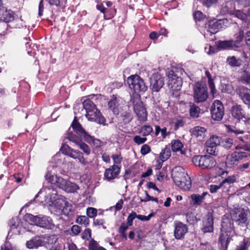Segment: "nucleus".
Here are the masks:
<instances>
[{
  "label": "nucleus",
  "mask_w": 250,
  "mask_h": 250,
  "mask_svg": "<svg viewBox=\"0 0 250 250\" xmlns=\"http://www.w3.org/2000/svg\"><path fill=\"white\" fill-rule=\"evenodd\" d=\"M44 192L45 202L49 206L54 207L60 213L67 215L71 211V207L69 203L62 198H59L56 190L54 188H44L39 192Z\"/></svg>",
  "instance_id": "f257e3e1"
},
{
  "label": "nucleus",
  "mask_w": 250,
  "mask_h": 250,
  "mask_svg": "<svg viewBox=\"0 0 250 250\" xmlns=\"http://www.w3.org/2000/svg\"><path fill=\"white\" fill-rule=\"evenodd\" d=\"M45 177L47 182L56 185L58 188L67 192H75L79 189V187L76 184L61 176L52 174L50 172L46 173Z\"/></svg>",
  "instance_id": "f03ea898"
},
{
  "label": "nucleus",
  "mask_w": 250,
  "mask_h": 250,
  "mask_svg": "<svg viewBox=\"0 0 250 250\" xmlns=\"http://www.w3.org/2000/svg\"><path fill=\"white\" fill-rule=\"evenodd\" d=\"M172 176L174 182L178 187L185 190L191 187L190 178L182 167H176L172 170Z\"/></svg>",
  "instance_id": "7ed1b4c3"
},
{
  "label": "nucleus",
  "mask_w": 250,
  "mask_h": 250,
  "mask_svg": "<svg viewBox=\"0 0 250 250\" xmlns=\"http://www.w3.org/2000/svg\"><path fill=\"white\" fill-rule=\"evenodd\" d=\"M83 106L86 111V117L89 121L95 122L100 124H104V118L96 107L93 102L90 100H86L83 102Z\"/></svg>",
  "instance_id": "20e7f679"
},
{
  "label": "nucleus",
  "mask_w": 250,
  "mask_h": 250,
  "mask_svg": "<svg viewBox=\"0 0 250 250\" xmlns=\"http://www.w3.org/2000/svg\"><path fill=\"white\" fill-rule=\"evenodd\" d=\"M126 82L130 91L134 93L131 96V99L136 95H139V92L144 93L147 90V86L143 79L137 75H132L128 77Z\"/></svg>",
  "instance_id": "39448f33"
},
{
  "label": "nucleus",
  "mask_w": 250,
  "mask_h": 250,
  "mask_svg": "<svg viewBox=\"0 0 250 250\" xmlns=\"http://www.w3.org/2000/svg\"><path fill=\"white\" fill-rule=\"evenodd\" d=\"M221 226V234L220 236L219 242L223 248L227 249L231 239V237L235 232L233 230L230 222L228 219L223 221Z\"/></svg>",
  "instance_id": "423d86ee"
},
{
  "label": "nucleus",
  "mask_w": 250,
  "mask_h": 250,
  "mask_svg": "<svg viewBox=\"0 0 250 250\" xmlns=\"http://www.w3.org/2000/svg\"><path fill=\"white\" fill-rule=\"evenodd\" d=\"M131 100L138 120L142 123L146 121L147 113L143 103L141 101L139 95H136Z\"/></svg>",
  "instance_id": "0eeeda50"
},
{
  "label": "nucleus",
  "mask_w": 250,
  "mask_h": 250,
  "mask_svg": "<svg viewBox=\"0 0 250 250\" xmlns=\"http://www.w3.org/2000/svg\"><path fill=\"white\" fill-rule=\"evenodd\" d=\"M193 164L202 169H211L216 165L215 160L208 155H196L192 160Z\"/></svg>",
  "instance_id": "6e6552de"
},
{
  "label": "nucleus",
  "mask_w": 250,
  "mask_h": 250,
  "mask_svg": "<svg viewBox=\"0 0 250 250\" xmlns=\"http://www.w3.org/2000/svg\"><path fill=\"white\" fill-rule=\"evenodd\" d=\"M208 97V88L206 84L199 82L195 83L193 86V98L195 102H204Z\"/></svg>",
  "instance_id": "1a4fd4ad"
},
{
  "label": "nucleus",
  "mask_w": 250,
  "mask_h": 250,
  "mask_svg": "<svg viewBox=\"0 0 250 250\" xmlns=\"http://www.w3.org/2000/svg\"><path fill=\"white\" fill-rule=\"evenodd\" d=\"M249 211L243 208H235L231 213V216L233 221L235 222L238 226L247 227L249 224L248 215Z\"/></svg>",
  "instance_id": "9d476101"
},
{
  "label": "nucleus",
  "mask_w": 250,
  "mask_h": 250,
  "mask_svg": "<svg viewBox=\"0 0 250 250\" xmlns=\"http://www.w3.org/2000/svg\"><path fill=\"white\" fill-rule=\"evenodd\" d=\"M73 125L77 131V132L79 133L80 135L83 136L85 141L93 147L98 148L103 146V143L101 140L95 139L88 134L80 124L74 123Z\"/></svg>",
  "instance_id": "9b49d317"
},
{
  "label": "nucleus",
  "mask_w": 250,
  "mask_h": 250,
  "mask_svg": "<svg viewBox=\"0 0 250 250\" xmlns=\"http://www.w3.org/2000/svg\"><path fill=\"white\" fill-rule=\"evenodd\" d=\"M167 77L168 87L172 92L173 94H174V92L180 90L182 87L183 83L182 78L174 74L172 71L169 72Z\"/></svg>",
  "instance_id": "f8f14e48"
},
{
  "label": "nucleus",
  "mask_w": 250,
  "mask_h": 250,
  "mask_svg": "<svg viewBox=\"0 0 250 250\" xmlns=\"http://www.w3.org/2000/svg\"><path fill=\"white\" fill-rule=\"evenodd\" d=\"M124 103V100L121 97L113 95L108 103V106L114 114L118 115L122 110Z\"/></svg>",
  "instance_id": "ddd939ff"
},
{
  "label": "nucleus",
  "mask_w": 250,
  "mask_h": 250,
  "mask_svg": "<svg viewBox=\"0 0 250 250\" xmlns=\"http://www.w3.org/2000/svg\"><path fill=\"white\" fill-rule=\"evenodd\" d=\"M211 117L213 120L221 121L224 114V107L222 103L219 100H216L213 103L211 107Z\"/></svg>",
  "instance_id": "4468645a"
},
{
  "label": "nucleus",
  "mask_w": 250,
  "mask_h": 250,
  "mask_svg": "<svg viewBox=\"0 0 250 250\" xmlns=\"http://www.w3.org/2000/svg\"><path fill=\"white\" fill-rule=\"evenodd\" d=\"M150 88L153 92H158L164 84V78L158 73H154L150 78Z\"/></svg>",
  "instance_id": "2eb2a0df"
},
{
  "label": "nucleus",
  "mask_w": 250,
  "mask_h": 250,
  "mask_svg": "<svg viewBox=\"0 0 250 250\" xmlns=\"http://www.w3.org/2000/svg\"><path fill=\"white\" fill-rule=\"evenodd\" d=\"M174 228V235L177 239H182L188 232V227L186 224L182 222L178 221L175 222Z\"/></svg>",
  "instance_id": "dca6fc26"
},
{
  "label": "nucleus",
  "mask_w": 250,
  "mask_h": 250,
  "mask_svg": "<svg viewBox=\"0 0 250 250\" xmlns=\"http://www.w3.org/2000/svg\"><path fill=\"white\" fill-rule=\"evenodd\" d=\"M231 114L233 118L238 120H246L248 119V116L240 105H233L231 109Z\"/></svg>",
  "instance_id": "f3484780"
},
{
  "label": "nucleus",
  "mask_w": 250,
  "mask_h": 250,
  "mask_svg": "<svg viewBox=\"0 0 250 250\" xmlns=\"http://www.w3.org/2000/svg\"><path fill=\"white\" fill-rule=\"evenodd\" d=\"M237 94L243 103L250 108V89L244 86H239L236 89Z\"/></svg>",
  "instance_id": "a211bd4d"
},
{
  "label": "nucleus",
  "mask_w": 250,
  "mask_h": 250,
  "mask_svg": "<svg viewBox=\"0 0 250 250\" xmlns=\"http://www.w3.org/2000/svg\"><path fill=\"white\" fill-rule=\"evenodd\" d=\"M202 231L204 233H210L213 230V221L211 214L208 213L205 216L203 221Z\"/></svg>",
  "instance_id": "6ab92c4d"
},
{
  "label": "nucleus",
  "mask_w": 250,
  "mask_h": 250,
  "mask_svg": "<svg viewBox=\"0 0 250 250\" xmlns=\"http://www.w3.org/2000/svg\"><path fill=\"white\" fill-rule=\"evenodd\" d=\"M224 22V20L209 21L206 26L207 31L211 34L217 33L219 30L223 28L222 25Z\"/></svg>",
  "instance_id": "aec40b11"
},
{
  "label": "nucleus",
  "mask_w": 250,
  "mask_h": 250,
  "mask_svg": "<svg viewBox=\"0 0 250 250\" xmlns=\"http://www.w3.org/2000/svg\"><path fill=\"white\" fill-rule=\"evenodd\" d=\"M75 124H79L77 119L76 117H75L74 118V120L72 124V127H73V129L74 130V132H69L67 136L66 137L67 139H68L70 141L74 143L75 145L79 144V142H80L81 140L83 138L84 139L83 136L80 135V133L77 132V131L76 130V128L74 127L73 125Z\"/></svg>",
  "instance_id": "412c9836"
},
{
  "label": "nucleus",
  "mask_w": 250,
  "mask_h": 250,
  "mask_svg": "<svg viewBox=\"0 0 250 250\" xmlns=\"http://www.w3.org/2000/svg\"><path fill=\"white\" fill-rule=\"evenodd\" d=\"M38 226L49 229H53L55 225L52 219L49 216L39 215Z\"/></svg>",
  "instance_id": "4be33fe9"
},
{
  "label": "nucleus",
  "mask_w": 250,
  "mask_h": 250,
  "mask_svg": "<svg viewBox=\"0 0 250 250\" xmlns=\"http://www.w3.org/2000/svg\"><path fill=\"white\" fill-rule=\"evenodd\" d=\"M120 172V168L117 165H114L109 168L105 169L104 173V179L108 181L115 179Z\"/></svg>",
  "instance_id": "5701e85b"
},
{
  "label": "nucleus",
  "mask_w": 250,
  "mask_h": 250,
  "mask_svg": "<svg viewBox=\"0 0 250 250\" xmlns=\"http://www.w3.org/2000/svg\"><path fill=\"white\" fill-rule=\"evenodd\" d=\"M45 238L37 236L28 241L26 246L28 249H37L43 246L45 244Z\"/></svg>",
  "instance_id": "b1692460"
},
{
  "label": "nucleus",
  "mask_w": 250,
  "mask_h": 250,
  "mask_svg": "<svg viewBox=\"0 0 250 250\" xmlns=\"http://www.w3.org/2000/svg\"><path fill=\"white\" fill-rule=\"evenodd\" d=\"M191 135L197 138L199 141L203 140L207 134V129L200 126H195L190 130Z\"/></svg>",
  "instance_id": "393cba45"
},
{
  "label": "nucleus",
  "mask_w": 250,
  "mask_h": 250,
  "mask_svg": "<svg viewBox=\"0 0 250 250\" xmlns=\"http://www.w3.org/2000/svg\"><path fill=\"white\" fill-rule=\"evenodd\" d=\"M208 194V193L204 192L201 194H193L190 196V203L194 206H200L204 202L205 196Z\"/></svg>",
  "instance_id": "a878e982"
},
{
  "label": "nucleus",
  "mask_w": 250,
  "mask_h": 250,
  "mask_svg": "<svg viewBox=\"0 0 250 250\" xmlns=\"http://www.w3.org/2000/svg\"><path fill=\"white\" fill-rule=\"evenodd\" d=\"M0 19L5 22H8L13 19V14L11 10H7L5 7H2L0 12Z\"/></svg>",
  "instance_id": "bb28decb"
},
{
  "label": "nucleus",
  "mask_w": 250,
  "mask_h": 250,
  "mask_svg": "<svg viewBox=\"0 0 250 250\" xmlns=\"http://www.w3.org/2000/svg\"><path fill=\"white\" fill-rule=\"evenodd\" d=\"M171 147L173 152H180L182 155L185 154V151L183 150L184 145L181 141L179 140H173L171 142Z\"/></svg>",
  "instance_id": "cd10ccee"
},
{
  "label": "nucleus",
  "mask_w": 250,
  "mask_h": 250,
  "mask_svg": "<svg viewBox=\"0 0 250 250\" xmlns=\"http://www.w3.org/2000/svg\"><path fill=\"white\" fill-rule=\"evenodd\" d=\"M226 62L231 67H239L242 63V61L234 56H229Z\"/></svg>",
  "instance_id": "c85d7f7f"
},
{
  "label": "nucleus",
  "mask_w": 250,
  "mask_h": 250,
  "mask_svg": "<svg viewBox=\"0 0 250 250\" xmlns=\"http://www.w3.org/2000/svg\"><path fill=\"white\" fill-rule=\"evenodd\" d=\"M239 160L234 152L231 154L227 156L226 161V164L228 167H231L234 165H236Z\"/></svg>",
  "instance_id": "c756f323"
},
{
  "label": "nucleus",
  "mask_w": 250,
  "mask_h": 250,
  "mask_svg": "<svg viewBox=\"0 0 250 250\" xmlns=\"http://www.w3.org/2000/svg\"><path fill=\"white\" fill-rule=\"evenodd\" d=\"M189 113L192 118H197L200 113L201 109L199 107L193 103H190Z\"/></svg>",
  "instance_id": "7c9ffc66"
},
{
  "label": "nucleus",
  "mask_w": 250,
  "mask_h": 250,
  "mask_svg": "<svg viewBox=\"0 0 250 250\" xmlns=\"http://www.w3.org/2000/svg\"><path fill=\"white\" fill-rule=\"evenodd\" d=\"M205 75L208 79V84L210 89L211 93L214 96L216 93V90L211 75L208 71L207 70L205 71Z\"/></svg>",
  "instance_id": "2f4dec72"
},
{
  "label": "nucleus",
  "mask_w": 250,
  "mask_h": 250,
  "mask_svg": "<svg viewBox=\"0 0 250 250\" xmlns=\"http://www.w3.org/2000/svg\"><path fill=\"white\" fill-rule=\"evenodd\" d=\"M60 150L63 154L71 158L72 156L77 151L71 148L67 145L65 144H62Z\"/></svg>",
  "instance_id": "473e14b6"
},
{
  "label": "nucleus",
  "mask_w": 250,
  "mask_h": 250,
  "mask_svg": "<svg viewBox=\"0 0 250 250\" xmlns=\"http://www.w3.org/2000/svg\"><path fill=\"white\" fill-rule=\"evenodd\" d=\"M39 216H34L31 214H26L24 216V220L31 225L38 226Z\"/></svg>",
  "instance_id": "72a5a7b5"
},
{
  "label": "nucleus",
  "mask_w": 250,
  "mask_h": 250,
  "mask_svg": "<svg viewBox=\"0 0 250 250\" xmlns=\"http://www.w3.org/2000/svg\"><path fill=\"white\" fill-rule=\"evenodd\" d=\"M221 143V139L216 136H211L206 143V146H217Z\"/></svg>",
  "instance_id": "f704fd0d"
},
{
  "label": "nucleus",
  "mask_w": 250,
  "mask_h": 250,
  "mask_svg": "<svg viewBox=\"0 0 250 250\" xmlns=\"http://www.w3.org/2000/svg\"><path fill=\"white\" fill-rule=\"evenodd\" d=\"M72 158L74 159H78L79 162L83 166H85L87 164V162L83 157V154L79 151L77 150L75 152L74 155L72 156Z\"/></svg>",
  "instance_id": "c9c22d12"
},
{
  "label": "nucleus",
  "mask_w": 250,
  "mask_h": 250,
  "mask_svg": "<svg viewBox=\"0 0 250 250\" xmlns=\"http://www.w3.org/2000/svg\"><path fill=\"white\" fill-rule=\"evenodd\" d=\"M153 131L152 127L149 125H144L141 127L139 133L143 136H146L150 134Z\"/></svg>",
  "instance_id": "e433bc0d"
},
{
  "label": "nucleus",
  "mask_w": 250,
  "mask_h": 250,
  "mask_svg": "<svg viewBox=\"0 0 250 250\" xmlns=\"http://www.w3.org/2000/svg\"><path fill=\"white\" fill-rule=\"evenodd\" d=\"M171 155V151L169 148H165L162 150V152L160 154V159L162 161L164 162L167 160Z\"/></svg>",
  "instance_id": "4c0bfd02"
},
{
  "label": "nucleus",
  "mask_w": 250,
  "mask_h": 250,
  "mask_svg": "<svg viewBox=\"0 0 250 250\" xmlns=\"http://www.w3.org/2000/svg\"><path fill=\"white\" fill-rule=\"evenodd\" d=\"M89 250H106L103 247L100 246L99 244L94 240L92 239L89 242Z\"/></svg>",
  "instance_id": "58836bf2"
},
{
  "label": "nucleus",
  "mask_w": 250,
  "mask_h": 250,
  "mask_svg": "<svg viewBox=\"0 0 250 250\" xmlns=\"http://www.w3.org/2000/svg\"><path fill=\"white\" fill-rule=\"evenodd\" d=\"M227 128L228 129V131L229 133H233L236 136H238L240 134H243L245 132L244 130L237 128V127L234 126L227 125Z\"/></svg>",
  "instance_id": "ea45409f"
},
{
  "label": "nucleus",
  "mask_w": 250,
  "mask_h": 250,
  "mask_svg": "<svg viewBox=\"0 0 250 250\" xmlns=\"http://www.w3.org/2000/svg\"><path fill=\"white\" fill-rule=\"evenodd\" d=\"M76 222L86 227L89 224V220L86 216H80L77 217Z\"/></svg>",
  "instance_id": "a19ab883"
},
{
  "label": "nucleus",
  "mask_w": 250,
  "mask_h": 250,
  "mask_svg": "<svg viewBox=\"0 0 250 250\" xmlns=\"http://www.w3.org/2000/svg\"><path fill=\"white\" fill-rule=\"evenodd\" d=\"M234 152L236 155V156L239 161L244 158H247L250 156V153H249V152L243 151L240 149L238 150H236V151H235Z\"/></svg>",
  "instance_id": "79ce46f5"
},
{
  "label": "nucleus",
  "mask_w": 250,
  "mask_h": 250,
  "mask_svg": "<svg viewBox=\"0 0 250 250\" xmlns=\"http://www.w3.org/2000/svg\"><path fill=\"white\" fill-rule=\"evenodd\" d=\"M236 181V178L235 175H231L223 180V184H226L231 187V185L234 183Z\"/></svg>",
  "instance_id": "37998d69"
},
{
  "label": "nucleus",
  "mask_w": 250,
  "mask_h": 250,
  "mask_svg": "<svg viewBox=\"0 0 250 250\" xmlns=\"http://www.w3.org/2000/svg\"><path fill=\"white\" fill-rule=\"evenodd\" d=\"M248 239L245 238L241 243L238 246L235 250H247L248 248Z\"/></svg>",
  "instance_id": "c03bdc74"
},
{
  "label": "nucleus",
  "mask_w": 250,
  "mask_h": 250,
  "mask_svg": "<svg viewBox=\"0 0 250 250\" xmlns=\"http://www.w3.org/2000/svg\"><path fill=\"white\" fill-rule=\"evenodd\" d=\"M219 0H201V1L203 5L210 7L215 5Z\"/></svg>",
  "instance_id": "a18cd8bd"
},
{
  "label": "nucleus",
  "mask_w": 250,
  "mask_h": 250,
  "mask_svg": "<svg viewBox=\"0 0 250 250\" xmlns=\"http://www.w3.org/2000/svg\"><path fill=\"white\" fill-rule=\"evenodd\" d=\"M233 144V140L230 138H226L222 141V146L227 149L230 148Z\"/></svg>",
  "instance_id": "49530a36"
},
{
  "label": "nucleus",
  "mask_w": 250,
  "mask_h": 250,
  "mask_svg": "<svg viewBox=\"0 0 250 250\" xmlns=\"http://www.w3.org/2000/svg\"><path fill=\"white\" fill-rule=\"evenodd\" d=\"M122 120L125 124L129 123L132 119V115L127 112H125L122 115Z\"/></svg>",
  "instance_id": "de8ad7c7"
},
{
  "label": "nucleus",
  "mask_w": 250,
  "mask_h": 250,
  "mask_svg": "<svg viewBox=\"0 0 250 250\" xmlns=\"http://www.w3.org/2000/svg\"><path fill=\"white\" fill-rule=\"evenodd\" d=\"M87 216L90 218H93L97 215V210L93 208H88L86 210Z\"/></svg>",
  "instance_id": "09e8293b"
},
{
  "label": "nucleus",
  "mask_w": 250,
  "mask_h": 250,
  "mask_svg": "<svg viewBox=\"0 0 250 250\" xmlns=\"http://www.w3.org/2000/svg\"><path fill=\"white\" fill-rule=\"evenodd\" d=\"M232 42L229 41H223L219 42L218 46L222 49L229 48L232 46Z\"/></svg>",
  "instance_id": "8fccbe9b"
},
{
  "label": "nucleus",
  "mask_w": 250,
  "mask_h": 250,
  "mask_svg": "<svg viewBox=\"0 0 250 250\" xmlns=\"http://www.w3.org/2000/svg\"><path fill=\"white\" fill-rule=\"evenodd\" d=\"M76 145L79 146V148L81 149H82V150H83V152L84 153H85L87 155H88L90 154V149H89L88 146L86 144H85L84 143H81L80 142L79 144H77Z\"/></svg>",
  "instance_id": "3c124183"
},
{
  "label": "nucleus",
  "mask_w": 250,
  "mask_h": 250,
  "mask_svg": "<svg viewBox=\"0 0 250 250\" xmlns=\"http://www.w3.org/2000/svg\"><path fill=\"white\" fill-rule=\"evenodd\" d=\"M235 16L236 17L243 21L246 20L248 15L247 13H244L241 10H237L235 12Z\"/></svg>",
  "instance_id": "603ef678"
},
{
  "label": "nucleus",
  "mask_w": 250,
  "mask_h": 250,
  "mask_svg": "<svg viewBox=\"0 0 250 250\" xmlns=\"http://www.w3.org/2000/svg\"><path fill=\"white\" fill-rule=\"evenodd\" d=\"M91 237V230L90 229H85L82 234L83 239L89 240Z\"/></svg>",
  "instance_id": "864d4df0"
},
{
  "label": "nucleus",
  "mask_w": 250,
  "mask_h": 250,
  "mask_svg": "<svg viewBox=\"0 0 250 250\" xmlns=\"http://www.w3.org/2000/svg\"><path fill=\"white\" fill-rule=\"evenodd\" d=\"M71 231L72 232V233H71V235H77L81 231V228L78 225H73L71 228Z\"/></svg>",
  "instance_id": "5fc2aeb1"
},
{
  "label": "nucleus",
  "mask_w": 250,
  "mask_h": 250,
  "mask_svg": "<svg viewBox=\"0 0 250 250\" xmlns=\"http://www.w3.org/2000/svg\"><path fill=\"white\" fill-rule=\"evenodd\" d=\"M241 80L244 83H250V73L244 71L243 74L241 77Z\"/></svg>",
  "instance_id": "6e6d98bb"
},
{
  "label": "nucleus",
  "mask_w": 250,
  "mask_h": 250,
  "mask_svg": "<svg viewBox=\"0 0 250 250\" xmlns=\"http://www.w3.org/2000/svg\"><path fill=\"white\" fill-rule=\"evenodd\" d=\"M133 141L136 144L138 145H140L146 142V138L145 137H141L140 136L136 135L134 137Z\"/></svg>",
  "instance_id": "4d7b16f0"
},
{
  "label": "nucleus",
  "mask_w": 250,
  "mask_h": 250,
  "mask_svg": "<svg viewBox=\"0 0 250 250\" xmlns=\"http://www.w3.org/2000/svg\"><path fill=\"white\" fill-rule=\"evenodd\" d=\"M151 150L150 146L146 145H144L141 149V153L142 155H145L150 152Z\"/></svg>",
  "instance_id": "13d9d810"
},
{
  "label": "nucleus",
  "mask_w": 250,
  "mask_h": 250,
  "mask_svg": "<svg viewBox=\"0 0 250 250\" xmlns=\"http://www.w3.org/2000/svg\"><path fill=\"white\" fill-rule=\"evenodd\" d=\"M205 50L208 54L211 55L216 52L217 49L215 47L208 45L205 47Z\"/></svg>",
  "instance_id": "bf43d9fd"
},
{
  "label": "nucleus",
  "mask_w": 250,
  "mask_h": 250,
  "mask_svg": "<svg viewBox=\"0 0 250 250\" xmlns=\"http://www.w3.org/2000/svg\"><path fill=\"white\" fill-rule=\"evenodd\" d=\"M207 146L206 151L208 154H209L210 155H215L217 154L216 146H212H212Z\"/></svg>",
  "instance_id": "052dcab7"
},
{
  "label": "nucleus",
  "mask_w": 250,
  "mask_h": 250,
  "mask_svg": "<svg viewBox=\"0 0 250 250\" xmlns=\"http://www.w3.org/2000/svg\"><path fill=\"white\" fill-rule=\"evenodd\" d=\"M137 215L135 212H132L131 213L129 214L127 218V224L128 225L130 226L132 225L133 220L137 218Z\"/></svg>",
  "instance_id": "680f3d73"
},
{
  "label": "nucleus",
  "mask_w": 250,
  "mask_h": 250,
  "mask_svg": "<svg viewBox=\"0 0 250 250\" xmlns=\"http://www.w3.org/2000/svg\"><path fill=\"white\" fill-rule=\"evenodd\" d=\"M235 148L237 150L240 149L244 150L243 151H247L248 152H250V146L247 145H238Z\"/></svg>",
  "instance_id": "e2e57ef3"
},
{
  "label": "nucleus",
  "mask_w": 250,
  "mask_h": 250,
  "mask_svg": "<svg viewBox=\"0 0 250 250\" xmlns=\"http://www.w3.org/2000/svg\"><path fill=\"white\" fill-rule=\"evenodd\" d=\"M113 162L115 164H119L122 162V157L121 155H113L112 156Z\"/></svg>",
  "instance_id": "0e129e2a"
},
{
  "label": "nucleus",
  "mask_w": 250,
  "mask_h": 250,
  "mask_svg": "<svg viewBox=\"0 0 250 250\" xmlns=\"http://www.w3.org/2000/svg\"><path fill=\"white\" fill-rule=\"evenodd\" d=\"M219 187L220 188H222L224 192L226 193L229 191L230 188H231L229 185H227L226 184H223V181L220 183Z\"/></svg>",
  "instance_id": "69168bd1"
},
{
  "label": "nucleus",
  "mask_w": 250,
  "mask_h": 250,
  "mask_svg": "<svg viewBox=\"0 0 250 250\" xmlns=\"http://www.w3.org/2000/svg\"><path fill=\"white\" fill-rule=\"evenodd\" d=\"M194 17L196 21H201L204 18V15L201 11H198L194 13Z\"/></svg>",
  "instance_id": "338daca9"
},
{
  "label": "nucleus",
  "mask_w": 250,
  "mask_h": 250,
  "mask_svg": "<svg viewBox=\"0 0 250 250\" xmlns=\"http://www.w3.org/2000/svg\"><path fill=\"white\" fill-rule=\"evenodd\" d=\"M219 185H211L209 186V191L211 193H216L218 190L220 189Z\"/></svg>",
  "instance_id": "774afa93"
}]
</instances>
